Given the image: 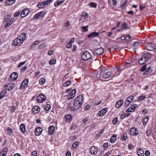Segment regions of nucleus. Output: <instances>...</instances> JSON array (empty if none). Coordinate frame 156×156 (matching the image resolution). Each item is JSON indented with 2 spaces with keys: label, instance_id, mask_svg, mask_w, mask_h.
Returning <instances> with one entry per match:
<instances>
[{
  "label": "nucleus",
  "instance_id": "obj_58",
  "mask_svg": "<svg viewBox=\"0 0 156 156\" xmlns=\"http://www.w3.org/2000/svg\"><path fill=\"white\" fill-rule=\"evenodd\" d=\"M91 108V106L89 105H87L84 108V109L85 110H87Z\"/></svg>",
  "mask_w": 156,
  "mask_h": 156
},
{
  "label": "nucleus",
  "instance_id": "obj_25",
  "mask_svg": "<svg viewBox=\"0 0 156 156\" xmlns=\"http://www.w3.org/2000/svg\"><path fill=\"white\" fill-rule=\"evenodd\" d=\"M16 0H6L5 2V5H11L13 4Z\"/></svg>",
  "mask_w": 156,
  "mask_h": 156
},
{
  "label": "nucleus",
  "instance_id": "obj_40",
  "mask_svg": "<svg viewBox=\"0 0 156 156\" xmlns=\"http://www.w3.org/2000/svg\"><path fill=\"white\" fill-rule=\"evenodd\" d=\"M148 122V118H144L143 120V123L144 125H146Z\"/></svg>",
  "mask_w": 156,
  "mask_h": 156
},
{
  "label": "nucleus",
  "instance_id": "obj_4",
  "mask_svg": "<svg viewBox=\"0 0 156 156\" xmlns=\"http://www.w3.org/2000/svg\"><path fill=\"white\" fill-rule=\"evenodd\" d=\"M46 14V12L45 11H41L38 12L35 14L33 17L34 19H38L43 17Z\"/></svg>",
  "mask_w": 156,
  "mask_h": 156
},
{
  "label": "nucleus",
  "instance_id": "obj_27",
  "mask_svg": "<svg viewBox=\"0 0 156 156\" xmlns=\"http://www.w3.org/2000/svg\"><path fill=\"white\" fill-rule=\"evenodd\" d=\"M107 70V69L105 66H102L101 67L100 70L101 75L104 74V73H105Z\"/></svg>",
  "mask_w": 156,
  "mask_h": 156
},
{
  "label": "nucleus",
  "instance_id": "obj_52",
  "mask_svg": "<svg viewBox=\"0 0 156 156\" xmlns=\"http://www.w3.org/2000/svg\"><path fill=\"white\" fill-rule=\"evenodd\" d=\"M39 42L38 41H35L31 46V47H34V46L37 45L39 44Z\"/></svg>",
  "mask_w": 156,
  "mask_h": 156
},
{
  "label": "nucleus",
  "instance_id": "obj_60",
  "mask_svg": "<svg viewBox=\"0 0 156 156\" xmlns=\"http://www.w3.org/2000/svg\"><path fill=\"white\" fill-rule=\"evenodd\" d=\"M147 66L146 65H144L141 68L140 71H144L146 69Z\"/></svg>",
  "mask_w": 156,
  "mask_h": 156
},
{
  "label": "nucleus",
  "instance_id": "obj_55",
  "mask_svg": "<svg viewBox=\"0 0 156 156\" xmlns=\"http://www.w3.org/2000/svg\"><path fill=\"white\" fill-rule=\"evenodd\" d=\"M77 49V46L76 45H74L73 46V48L72 49L73 52H75L76 51Z\"/></svg>",
  "mask_w": 156,
  "mask_h": 156
},
{
  "label": "nucleus",
  "instance_id": "obj_3",
  "mask_svg": "<svg viewBox=\"0 0 156 156\" xmlns=\"http://www.w3.org/2000/svg\"><path fill=\"white\" fill-rule=\"evenodd\" d=\"M91 58L90 53L87 51H84L81 55V58L83 60L87 61L90 59Z\"/></svg>",
  "mask_w": 156,
  "mask_h": 156
},
{
  "label": "nucleus",
  "instance_id": "obj_39",
  "mask_svg": "<svg viewBox=\"0 0 156 156\" xmlns=\"http://www.w3.org/2000/svg\"><path fill=\"white\" fill-rule=\"evenodd\" d=\"M45 82V80L44 78H41L39 80L40 83L42 85Z\"/></svg>",
  "mask_w": 156,
  "mask_h": 156
},
{
  "label": "nucleus",
  "instance_id": "obj_22",
  "mask_svg": "<svg viewBox=\"0 0 156 156\" xmlns=\"http://www.w3.org/2000/svg\"><path fill=\"white\" fill-rule=\"evenodd\" d=\"M99 35V33L95 32H93L90 34H89L88 36V38H92L94 37L98 36Z\"/></svg>",
  "mask_w": 156,
  "mask_h": 156
},
{
  "label": "nucleus",
  "instance_id": "obj_17",
  "mask_svg": "<svg viewBox=\"0 0 156 156\" xmlns=\"http://www.w3.org/2000/svg\"><path fill=\"white\" fill-rule=\"evenodd\" d=\"M29 11L28 9H26L23 10L22 12L21 16L22 18L25 17L29 13Z\"/></svg>",
  "mask_w": 156,
  "mask_h": 156
},
{
  "label": "nucleus",
  "instance_id": "obj_45",
  "mask_svg": "<svg viewBox=\"0 0 156 156\" xmlns=\"http://www.w3.org/2000/svg\"><path fill=\"white\" fill-rule=\"evenodd\" d=\"M7 130L9 134L12 133L13 131L12 129L9 127L7 128Z\"/></svg>",
  "mask_w": 156,
  "mask_h": 156
},
{
  "label": "nucleus",
  "instance_id": "obj_64",
  "mask_svg": "<svg viewBox=\"0 0 156 156\" xmlns=\"http://www.w3.org/2000/svg\"><path fill=\"white\" fill-rule=\"evenodd\" d=\"M111 154L110 152L108 151L106 152L103 156H109V155H111Z\"/></svg>",
  "mask_w": 156,
  "mask_h": 156
},
{
  "label": "nucleus",
  "instance_id": "obj_35",
  "mask_svg": "<svg viewBox=\"0 0 156 156\" xmlns=\"http://www.w3.org/2000/svg\"><path fill=\"white\" fill-rule=\"evenodd\" d=\"M71 83V80L67 81L63 84V86L66 87H67Z\"/></svg>",
  "mask_w": 156,
  "mask_h": 156
},
{
  "label": "nucleus",
  "instance_id": "obj_36",
  "mask_svg": "<svg viewBox=\"0 0 156 156\" xmlns=\"http://www.w3.org/2000/svg\"><path fill=\"white\" fill-rule=\"evenodd\" d=\"M81 16L85 17L84 19H85L88 17V14L86 12H83L82 13Z\"/></svg>",
  "mask_w": 156,
  "mask_h": 156
},
{
  "label": "nucleus",
  "instance_id": "obj_15",
  "mask_svg": "<svg viewBox=\"0 0 156 156\" xmlns=\"http://www.w3.org/2000/svg\"><path fill=\"white\" fill-rule=\"evenodd\" d=\"M42 129L41 127H37L35 130V134L36 136H39L42 133Z\"/></svg>",
  "mask_w": 156,
  "mask_h": 156
},
{
  "label": "nucleus",
  "instance_id": "obj_56",
  "mask_svg": "<svg viewBox=\"0 0 156 156\" xmlns=\"http://www.w3.org/2000/svg\"><path fill=\"white\" fill-rule=\"evenodd\" d=\"M20 13V11L17 12L15 13L14 14V16L16 17L18 16Z\"/></svg>",
  "mask_w": 156,
  "mask_h": 156
},
{
  "label": "nucleus",
  "instance_id": "obj_61",
  "mask_svg": "<svg viewBox=\"0 0 156 156\" xmlns=\"http://www.w3.org/2000/svg\"><path fill=\"white\" fill-rule=\"evenodd\" d=\"M88 120V118L87 117L84 118L82 120V121L83 123L86 124V122Z\"/></svg>",
  "mask_w": 156,
  "mask_h": 156
},
{
  "label": "nucleus",
  "instance_id": "obj_23",
  "mask_svg": "<svg viewBox=\"0 0 156 156\" xmlns=\"http://www.w3.org/2000/svg\"><path fill=\"white\" fill-rule=\"evenodd\" d=\"M40 108L39 106H35L32 108V111L34 113H36L39 112L40 111Z\"/></svg>",
  "mask_w": 156,
  "mask_h": 156
},
{
  "label": "nucleus",
  "instance_id": "obj_54",
  "mask_svg": "<svg viewBox=\"0 0 156 156\" xmlns=\"http://www.w3.org/2000/svg\"><path fill=\"white\" fill-rule=\"evenodd\" d=\"M68 109L71 111H74V110H76L75 108L74 107H71L70 106V105H68Z\"/></svg>",
  "mask_w": 156,
  "mask_h": 156
},
{
  "label": "nucleus",
  "instance_id": "obj_57",
  "mask_svg": "<svg viewBox=\"0 0 156 156\" xmlns=\"http://www.w3.org/2000/svg\"><path fill=\"white\" fill-rule=\"evenodd\" d=\"M123 64H124V66L126 68H127L129 66V65H130V64L129 63H128L127 62H124Z\"/></svg>",
  "mask_w": 156,
  "mask_h": 156
},
{
  "label": "nucleus",
  "instance_id": "obj_28",
  "mask_svg": "<svg viewBox=\"0 0 156 156\" xmlns=\"http://www.w3.org/2000/svg\"><path fill=\"white\" fill-rule=\"evenodd\" d=\"M65 118L67 122H71L72 120L73 116L71 115L67 114L65 115Z\"/></svg>",
  "mask_w": 156,
  "mask_h": 156
},
{
  "label": "nucleus",
  "instance_id": "obj_62",
  "mask_svg": "<svg viewBox=\"0 0 156 156\" xmlns=\"http://www.w3.org/2000/svg\"><path fill=\"white\" fill-rule=\"evenodd\" d=\"M37 151H34L32 152V156H37Z\"/></svg>",
  "mask_w": 156,
  "mask_h": 156
},
{
  "label": "nucleus",
  "instance_id": "obj_26",
  "mask_svg": "<svg viewBox=\"0 0 156 156\" xmlns=\"http://www.w3.org/2000/svg\"><path fill=\"white\" fill-rule=\"evenodd\" d=\"M151 54L149 52L145 53L142 56L146 60H147L148 59L150 58L151 57Z\"/></svg>",
  "mask_w": 156,
  "mask_h": 156
},
{
  "label": "nucleus",
  "instance_id": "obj_6",
  "mask_svg": "<svg viewBox=\"0 0 156 156\" xmlns=\"http://www.w3.org/2000/svg\"><path fill=\"white\" fill-rule=\"evenodd\" d=\"M46 98L45 95L43 94H40L37 98V101L39 103L43 102Z\"/></svg>",
  "mask_w": 156,
  "mask_h": 156
},
{
  "label": "nucleus",
  "instance_id": "obj_24",
  "mask_svg": "<svg viewBox=\"0 0 156 156\" xmlns=\"http://www.w3.org/2000/svg\"><path fill=\"white\" fill-rule=\"evenodd\" d=\"M55 131V127L54 126H50L48 128V134L51 135Z\"/></svg>",
  "mask_w": 156,
  "mask_h": 156
},
{
  "label": "nucleus",
  "instance_id": "obj_16",
  "mask_svg": "<svg viewBox=\"0 0 156 156\" xmlns=\"http://www.w3.org/2000/svg\"><path fill=\"white\" fill-rule=\"evenodd\" d=\"M107 111V108H104L100 111L98 113V115L99 116H102L104 115Z\"/></svg>",
  "mask_w": 156,
  "mask_h": 156
},
{
  "label": "nucleus",
  "instance_id": "obj_7",
  "mask_svg": "<svg viewBox=\"0 0 156 156\" xmlns=\"http://www.w3.org/2000/svg\"><path fill=\"white\" fill-rule=\"evenodd\" d=\"M139 133L137 129L135 127L132 128L130 129V134L132 136H137Z\"/></svg>",
  "mask_w": 156,
  "mask_h": 156
},
{
  "label": "nucleus",
  "instance_id": "obj_46",
  "mask_svg": "<svg viewBox=\"0 0 156 156\" xmlns=\"http://www.w3.org/2000/svg\"><path fill=\"white\" fill-rule=\"evenodd\" d=\"M79 143L77 142H75L72 145V148H76L78 145Z\"/></svg>",
  "mask_w": 156,
  "mask_h": 156
},
{
  "label": "nucleus",
  "instance_id": "obj_44",
  "mask_svg": "<svg viewBox=\"0 0 156 156\" xmlns=\"http://www.w3.org/2000/svg\"><path fill=\"white\" fill-rule=\"evenodd\" d=\"M118 122V118L117 117H115L112 120V123L114 125H115L117 124Z\"/></svg>",
  "mask_w": 156,
  "mask_h": 156
},
{
  "label": "nucleus",
  "instance_id": "obj_13",
  "mask_svg": "<svg viewBox=\"0 0 156 156\" xmlns=\"http://www.w3.org/2000/svg\"><path fill=\"white\" fill-rule=\"evenodd\" d=\"M76 91V89H73L71 92L69 93V95H68L67 98L68 99H70L74 98L75 95Z\"/></svg>",
  "mask_w": 156,
  "mask_h": 156
},
{
  "label": "nucleus",
  "instance_id": "obj_1",
  "mask_svg": "<svg viewBox=\"0 0 156 156\" xmlns=\"http://www.w3.org/2000/svg\"><path fill=\"white\" fill-rule=\"evenodd\" d=\"M122 66H117L116 68L111 69L109 71L106 72L102 75V78L108 79L111 77H114L119 75L121 73V70L124 68H121Z\"/></svg>",
  "mask_w": 156,
  "mask_h": 156
},
{
  "label": "nucleus",
  "instance_id": "obj_32",
  "mask_svg": "<svg viewBox=\"0 0 156 156\" xmlns=\"http://www.w3.org/2000/svg\"><path fill=\"white\" fill-rule=\"evenodd\" d=\"M146 60L142 56V58L139 60L138 62L140 65H143L146 62Z\"/></svg>",
  "mask_w": 156,
  "mask_h": 156
},
{
  "label": "nucleus",
  "instance_id": "obj_63",
  "mask_svg": "<svg viewBox=\"0 0 156 156\" xmlns=\"http://www.w3.org/2000/svg\"><path fill=\"white\" fill-rule=\"evenodd\" d=\"M150 154V152L148 150H146L145 152V154L146 156H149Z\"/></svg>",
  "mask_w": 156,
  "mask_h": 156
},
{
  "label": "nucleus",
  "instance_id": "obj_14",
  "mask_svg": "<svg viewBox=\"0 0 156 156\" xmlns=\"http://www.w3.org/2000/svg\"><path fill=\"white\" fill-rule=\"evenodd\" d=\"M137 105L135 104L132 105L131 107L129 108L126 111V112H133L134 111L136 108L137 107Z\"/></svg>",
  "mask_w": 156,
  "mask_h": 156
},
{
  "label": "nucleus",
  "instance_id": "obj_42",
  "mask_svg": "<svg viewBox=\"0 0 156 156\" xmlns=\"http://www.w3.org/2000/svg\"><path fill=\"white\" fill-rule=\"evenodd\" d=\"M127 137V134L126 133H124L122 136V141L125 140Z\"/></svg>",
  "mask_w": 156,
  "mask_h": 156
},
{
  "label": "nucleus",
  "instance_id": "obj_5",
  "mask_svg": "<svg viewBox=\"0 0 156 156\" xmlns=\"http://www.w3.org/2000/svg\"><path fill=\"white\" fill-rule=\"evenodd\" d=\"M104 52V50L102 48H100L95 49L93 51V53L95 55L100 56Z\"/></svg>",
  "mask_w": 156,
  "mask_h": 156
},
{
  "label": "nucleus",
  "instance_id": "obj_34",
  "mask_svg": "<svg viewBox=\"0 0 156 156\" xmlns=\"http://www.w3.org/2000/svg\"><path fill=\"white\" fill-rule=\"evenodd\" d=\"M14 87L15 85L14 84H10V85H9V88H6V89L10 91L12 90Z\"/></svg>",
  "mask_w": 156,
  "mask_h": 156
},
{
  "label": "nucleus",
  "instance_id": "obj_19",
  "mask_svg": "<svg viewBox=\"0 0 156 156\" xmlns=\"http://www.w3.org/2000/svg\"><path fill=\"white\" fill-rule=\"evenodd\" d=\"M27 36V34L25 33H22L21 34L19 37L20 38V39H21V41L23 42L25 40Z\"/></svg>",
  "mask_w": 156,
  "mask_h": 156
},
{
  "label": "nucleus",
  "instance_id": "obj_9",
  "mask_svg": "<svg viewBox=\"0 0 156 156\" xmlns=\"http://www.w3.org/2000/svg\"><path fill=\"white\" fill-rule=\"evenodd\" d=\"M134 98L133 96L132 95H130L126 99V101L124 103V105L126 107H127L131 103Z\"/></svg>",
  "mask_w": 156,
  "mask_h": 156
},
{
  "label": "nucleus",
  "instance_id": "obj_29",
  "mask_svg": "<svg viewBox=\"0 0 156 156\" xmlns=\"http://www.w3.org/2000/svg\"><path fill=\"white\" fill-rule=\"evenodd\" d=\"M117 137V135L116 134L113 135L111 137L110 141L111 143H114Z\"/></svg>",
  "mask_w": 156,
  "mask_h": 156
},
{
  "label": "nucleus",
  "instance_id": "obj_59",
  "mask_svg": "<svg viewBox=\"0 0 156 156\" xmlns=\"http://www.w3.org/2000/svg\"><path fill=\"white\" fill-rule=\"evenodd\" d=\"M76 127V125L74 124H73L70 127V129L71 130L75 129Z\"/></svg>",
  "mask_w": 156,
  "mask_h": 156
},
{
  "label": "nucleus",
  "instance_id": "obj_49",
  "mask_svg": "<svg viewBox=\"0 0 156 156\" xmlns=\"http://www.w3.org/2000/svg\"><path fill=\"white\" fill-rule=\"evenodd\" d=\"M122 28L124 29H127V26L125 22L123 23L121 26Z\"/></svg>",
  "mask_w": 156,
  "mask_h": 156
},
{
  "label": "nucleus",
  "instance_id": "obj_21",
  "mask_svg": "<svg viewBox=\"0 0 156 156\" xmlns=\"http://www.w3.org/2000/svg\"><path fill=\"white\" fill-rule=\"evenodd\" d=\"M20 130L21 132L24 134L26 132L25 125L24 124L22 123L20 126Z\"/></svg>",
  "mask_w": 156,
  "mask_h": 156
},
{
  "label": "nucleus",
  "instance_id": "obj_41",
  "mask_svg": "<svg viewBox=\"0 0 156 156\" xmlns=\"http://www.w3.org/2000/svg\"><path fill=\"white\" fill-rule=\"evenodd\" d=\"M89 5L91 7H93L94 8H96L97 6V4L96 3H95L94 2H91L90 4Z\"/></svg>",
  "mask_w": 156,
  "mask_h": 156
},
{
  "label": "nucleus",
  "instance_id": "obj_51",
  "mask_svg": "<svg viewBox=\"0 0 156 156\" xmlns=\"http://www.w3.org/2000/svg\"><path fill=\"white\" fill-rule=\"evenodd\" d=\"M72 44L69 42L66 44V47L68 48H70L72 47Z\"/></svg>",
  "mask_w": 156,
  "mask_h": 156
},
{
  "label": "nucleus",
  "instance_id": "obj_48",
  "mask_svg": "<svg viewBox=\"0 0 156 156\" xmlns=\"http://www.w3.org/2000/svg\"><path fill=\"white\" fill-rule=\"evenodd\" d=\"M146 98L145 95H141L138 98V99L140 101H142L144 100Z\"/></svg>",
  "mask_w": 156,
  "mask_h": 156
},
{
  "label": "nucleus",
  "instance_id": "obj_50",
  "mask_svg": "<svg viewBox=\"0 0 156 156\" xmlns=\"http://www.w3.org/2000/svg\"><path fill=\"white\" fill-rule=\"evenodd\" d=\"M131 39V37L129 35H126V41H130Z\"/></svg>",
  "mask_w": 156,
  "mask_h": 156
},
{
  "label": "nucleus",
  "instance_id": "obj_30",
  "mask_svg": "<svg viewBox=\"0 0 156 156\" xmlns=\"http://www.w3.org/2000/svg\"><path fill=\"white\" fill-rule=\"evenodd\" d=\"M12 19H11V20L7 22L6 24L4 26V27L5 28H7L9 27L10 25L12 24L13 20L12 21Z\"/></svg>",
  "mask_w": 156,
  "mask_h": 156
},
{
  "label": "nucleus",
  "instance_id": "obj_11",
  "mask_svg": "<svg viewBox=\"0 0 156 156\" xmlns=\"http://www.w3.org/2000/svg\"><path fill=\"white\" fill-rule=\"evenodd\" d=\"M90 151L92 154H95L97 153L98 151V148L95 146H93L90 148Z\"/></svg>",
  "mask_w": 156,
  "mask_h": 156
},
{
  "label": "nucleus",
  "instance_id": "obj_20",
  "mask_svg": "<svg viewBox=\"0 0 156 156\" xmlns=\"http://www.w3.org/2000/svg\"><path fill=\"white\" fill-rule=\"evenodd\" d=\"M18 76V74L17 73L14 72L12 73L10 78L11 79V80H16Z\"/></svg>",
  "mask_w": 156,
  "mask_h": 156
},
{
  "label": "nucleus",
  "instance_id": "obj_31",
  "mask_svg": "<svg viewBox=\"0 0 156 156\" xmlns=\"http://www.w3.org/2000/svg\"><path fill=\"white\" fill-rule=\"evenodd\" d=\"M137 153L139 156H144V151L140 149L137 151Z\"/></svg>",
  "mask_w": 156,
  "mask_h": 156
},
{
  "label": "nucleus",
  "instance_id": "obj_33",
  "mask_svg": "<svg viewBox=\"0 0 156 156\" xmlns=\"http://www.w3.org/2000/svg\"><path fill=\"white\" fill-rule=\"evenodd\" d=\"M151 72V68L149 67L143 73L144 75H147L150 73Z\"/></svg>",
  "mask_w": 156,
  "mask_h": 156
},
{
  "label": "nucleus",
  "instance_id": "obj_8",
  "mask_svg": "<svg viewBox=\"0 0 156 156\" xmlns=\"http://www.w3.org/2000/svg\"><path fill=\"white\" fill-rule=\"evenodd\" d=\"M146 47L147 50L150 51H153L156 49L155 45L152 43L147 44Z\"/></svg>",
  "mask_w": 156,
  "mask_h": 156
},
{
  "label": "nucleus",
  "instance_id": "obj_37",
  "mask_svg": "<svg viewBox=\"0 0 156 156\" xmlns=\"http://www.w3.org/2000/svg\"><path fill=\"white\" fill-rule=\"evenodd\" d=\"M51 108V106L49 104H47L44 107V109L47 111L49 110Z\"/></svg>",
  "mask_w": 156,
  "mask_h": 156
},
{
  "label": "nucleus",
  "instance_id": "obj_2",
  "mask_svg": "<svg viewBox=\"0 0 156 156\" xmlns=\"http://www.w3.org/2000/svg\"><path fill=\"white\" fill-rule=\"evenodd\" d=\"M83 96V95H80L76 98L74 101V106L75 110H78L82 105Z\"/></svg>",
  "mask_w": 156,
  "mask_h": 156
},
{
  "label": "nucleus",
  "instance_id": "obj_10",
  "mask_svg": "<svg viewBox=\"0 0 156 156\" xmlns=\"http://www.w3.org/2000/svg\"><path fill=\"white\" fill-rule=\"evenodd\" d=\"M23 43L21 39H20L18 37L14 40L13 41L12 44L15 46H19L21 45Z\"/></svg>",
  "mask_w": 156,
  "mask_h": 156
},
{
  "label": "nucleus",
  "instance_id": "obj_38",
  "mask_svg": "<svg viewBox=\"0 0 156 156\" xmlns=\"http://www.w3.org/2000/svg\"><path fill=\"white\" fill-rule=\"evenodd\" d=\"M88 26H83L82 27V31L83 32H85L88 31Z\"/></svg>",
  "mask_w": 156,
  "mask_h": 156
},
{
  "label": "nucleus",
  "instance_id": "obj_12",
  "mask_svg": "<svg viewBox=\"0 0 156 156\" xmlns=\"http://www.w3.org/2000/svg\"><path fill=\"white\" fill-rule=\"evenodd\" d=\"M28 83V78L25 79L21 83L20 85V89H23L27 86Z\"/></svg>",
  "mask_w": 156,
  "mask_h": 156
},
{
  "label": "nucleus",
  "instance_id": "obj_47",
  "mask_svg": "<svg viewBox=\"0 0 156 156\" xmlns=\"http://www.w3.org/2000/svg\"><path fill=\"white\" fill-rule=\"evenodd\" d=\"M37 6L38 7L40 8H42L44 7L42 2L38 3Z\"/></svg>",
  "mask_w": 156,
  "mask_h": 156
},
{
  "label": "nucleus",
  "instance_id": "obj_53",
  "mask_svg": "<svg viewBox=\"0 0 156 156\" xmlns=\"http://www.w3.org/2000/svg\"><path fill=\"white\" fill-rule=\"evenodd\" d=\"M70 25V23L69 21H67L65 23L64 26L66 27H68Z\"/></svg>",
  "mask_w": 156,
  "mask_h": 156
},
{
  "label": "nucleus",
  "instance_id": "obj_18",
  "mask_svg": "<svg viewBox=\"0 0 156 156\" xmlns=\"http://www.w3.org/2000/svg\"><path fill=\"white\" fill-rule=\"evenodd\" d=\"M124 101L122 99H120L116 103L115 106L117 108L120 107L123 103Z\"/></svg>",
  "mask_w": 156,
  "mask_h": 156
},
{
  "label": "nucleus",
  "instance_id": "obj_43",
  "mask_svg": "<svg viewBox=\"0 0 156 156\" xmlns=\"http://www.w3.org/2000/svg\"><path fill=\"white\" fill-rule=\"evenodd\" d=\"M56 62V60L55 59H53L50 60L49 62V63L50 65L54 64Z\"/></svg>",
  "mask_w": 156,
  "mask_h": 156
}]
</instances>
